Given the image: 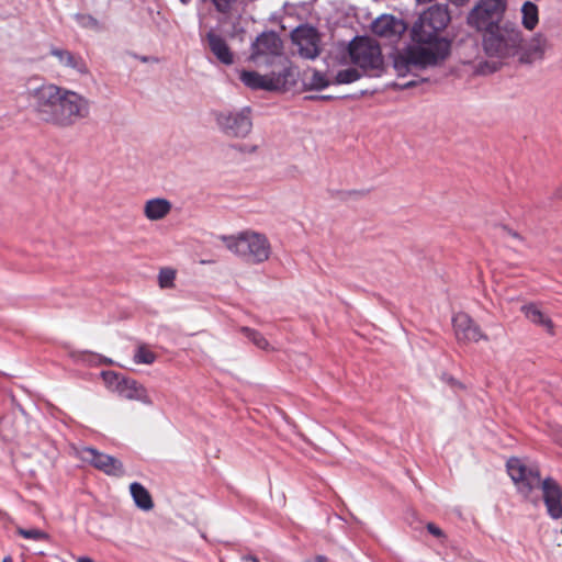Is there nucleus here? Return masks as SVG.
Segmentation results:
<instances>
[{
	"instance_id": "obj_1",
	"label": "nucleus",
	"mask_w": 562,
	"mask_h": 562,
	"mask_svg": "<svg viewBox=\"0 0 562 562\" xmlns=\"http://www.w3.org/2000/svg\"><path fill=\"white\" fill-rule=\"evenodd\" d=\"M450 22L446 4H435L424 11L412 27L413 45L394 60L398 76L425 69L445 61L451 52V41L445 35Z\"/></svg>"
},
{
	"instance_id": "obj_2",
	"label": "nucleus",
	"mask_w": 562,
	"mask_h": 562,
	"mask_svg": "<svg viewBox=\"0 0 562 562\" xmlns=\"http://www.w3.org/2000/svg\"><path fill=\"white\" fill-rule=\"evenodd\" d=\"M506 467L520 494L528 498L535 488L540 487L550 517L553 519L562 517V488L557 481L551 477L541 481L538 468L536 465L527 467L518 458H510Z\"/></svg>"
},
{
	"instance_id": "obj_3",
	"label": "nucleus",
	"mask_w": 562,
	"mask_h": 562,
	"mask_svg": "<svg viewBox=\"0 0 562 562\" xmlns=\"http://www.w3.org/2000/svg\"><path fill=\"white\" fill-rule=\"evenodd\" d=\"M221 239L229 251L252 265L267 261L271 254V245L267 236L251 229L222 236Z\"/></svg>"
},
{
	"instance_id": "obj_4",
	"label": "nucleus",
	"mask_w": 562,
	"mask_h": 562,
	"mask_svg": "<svg viewBox=\"0 0 562 562\" xmlns=\"http://www.w3.org/2000/svg\"><path fill=\"white\" fill-rule=\"evenodd\" d=\"M524 37L520 29L512 22H504L483 34V49L490 57L501 59L518 55Z\"/></svg>"
},
{
	"instance_id": "obj_5",
	"label": "nucleus",
	"mask_w": 562,
	"mask_h": 562,
	"mask_svg": "<svg viewBox=\"0 0 562 562\" xmlns=\"http://www.w3.org/2000/svg\"><path fill=\"white\" fill-rule=\"evenodd\" d=\"M348 54L351 64L361 69L366 77H381L385 70L381 47L370 37H355L349 43Z\"/></svg>"
},
{
	"instance_id": "obj_6",
	"label": "nucleus",
	"mask_w": 562,
	"mask_h": 562,
	"mask_svg": "<svg viewBox=\"0 0 562 562\" xmlns=\"http://www.w3.org/2000/svg\"><path fill=\"white\" fill-rule=\"evenodd\" d=\"M248 60L256 67H291L283 53V42L274 31L259 34L250 45Z\"/></svg>"
},
{
	"instance_id": "obj_7",
	"label": "nucleus",
	"mask_w": 562,
	"mask_h": 562,
	"mask_svg": "<svg viewBox=\"0 0 562 562\" xmlns=\"http://www.w3.org/2000/svg\"><path fill=\"white\" fill-rule=\"evenodd\" d=\"M89 115L90 100L76 91L64 88L53 125L61 128L71 127Z\"/></svg>"
},
{
	"instance_id": "obj_8",
	"label": "nucleus",
	"mask_w": 562,
	"mask_h": 562,
	"mask_svg": "<svg viewBox=\"0 0 562 562\" xmlns=\"http://www.w3.org/2000/svg\"><path fill=\"white\" fill-rule=\"evenodd\" d=\"M507 0H479L469 12L467 22L480 32H488L502 24Z\"/></svg>"
},
{
	"instance_id": "obj_9",
	"label": "nucleus",
	"mask_w": 562,
	"mask_h": 562,
	"mask_svg": "<svg viewBox=\"0 0 562 562\" xmlns=\"http://www.w3.org/2000/svg\"><path fill=\"white\" fill-rule=\"evenodd\" d=\"M240 81L251 90L279 91L295 82V74L292 67H283L279 72L260 75L254 70H241Z\"/></svg>"
},
{
	"instance_id": "obj_10",
	"label": "nucleus",
	"mask_w": 562,
	"mask_h": 562,
	"mask_svg": "<svg viewBox=\"0 0 562 562\" xmlns=\"http://www.w3.org/2000/svg\"><path fill=\"white\" fill-rule=\"evenodd\" d=\"M63 87L54 83L42 85L31 92L32 109L36 116L46 124H54Z\"/></svg>"
},
{
	"instance_id": "obj_11",
	"label": "nucleus",
	"mask_w": 562,
	"mask_h": 562,
	"mask_svg": "<svg viewBox=\"0 0 562 562\" xmlns=\"http://www.w3.org/2000/svg\"><path fill=\"white\" fill-rule=\"evenodd\" d=\"M215 122L218 130L227 137L245 138L252 128L249 108L216 112Z\"/></svg>"
},
{
	"instance_id": "obj_12",
	"label": "nucleus",
	"mask_w": 562,
	"mask_h": 562,
	"mask_svg": "<svg viewBox=\"0 0 562 562\" xmlns=\"http://www.w3.org/2000/svg\"><path fill=\"white\" fill-rule=\"evenodd\" d=\"M292 41L297 46V53L306 59H315L321 54V36L317 30L310 25H301L292 32Z\"/></svg>"
},
{
	"instance_id": "obj_13",
	"label": "nucleus",
	"mask_w": 562,
	"mask_h": 562,
	"mask_svg": "<svg viewBox=\"0 0 562 562\" xmlns=\"http://www.w3.org/2000/svg\"><path fill=\"white\" fill-rule=\"evenodd\" d=\"M78 457L95 469L104 472L108 475L122 476L124 468L120 460L116 458L102 453L94 448L83 447L78 450Z\"/></svg>"
},
{
	"instance_id": "obj_14",
	"label": "nucleus",
	"mask_w": 562,
	"mask_h": 562,
	"mask_svg": "<svg viewBox=\"0 0 562 562\" xmlns=\"http://www.w3.org/2000/svg\"><path fill=\"white\" fill-rule=\"evenodd\" d=\"M452 324L459 341H479L483 337L479 326L465 313H457L452 318Z\"/></svg>"
},
{
	"instance_id": "obj_15",
	"label": "nucleus",
	"mask_w": 562,
	"mask_h": 562,
	"mask_svg": "<svg viewBox=\"0 0 562 562\" xmlns=\"http://www.w3.org/2000/svg\"><path fill=\"white\" fill-rule=\"evenodd\" d=\"M116 392L125 400L138 401L146 405H151L153 403L145 386L135 380L122 379L117 381Z\"/></svg>"
},
{
	"instance_id": "obj_16",
	"label": "nucleus",
	"mask_w": 562,
	"mask_h": 562,
	"mask_svg": "<svg viewBox=\"0 0 562 562\" xmlns=\"http://www.w3.org/2000/svg\"><path fill=\"white\" fill-rule=\"evenodd\" d=\"M548 47L549 43L547 37L541 33H537L529 41L526 48H521L519 53V61L522 64H532L537 60H540L543 58Z\"/></svg>"
},
{
	"instance_id": "obj_17",
	"label": "nucleus",
	"mask_w": 562,
	"mask_h": 562,
	"mask_svg": "<svg viewBox=\"0 0 562 562\" xmlns=\"http://www.w3.org/2000/svg\"><path fill=\"white\" fill-rule=\"evenodd\" d=\"M205 38L210 50L220 63L226 66L234 64V54L222 35L211 30L206 33Z\"/></svg>"
},
{
	"instance_id": "obj_18",
	"label": "nucleus",
	"mask_w": 562,
	"mask_h": 562,
	"mask_svg": "<svg viewBox=\"0 0 562 562\" xmlns=\"http://www.w3.org/2000/svg\"><path fill=\"white\" fill-rule=\"evenodd\" d=\"M371 29L378 36L392 38L402 33L403 25L393 15L383 14L373 21Z\"/></svg>"
},
{
	"instance_id": "obj_19",
	"label": "nucleus",
	"mask_w": 562,
	"mask_h": 562,
	"mask_svg": "<svg viewBox=\"0 0 562 562\" xmlns=\"http://www.w3.org/2000/svg\"><path fill=\"white\" fill-rule=\"evenodd\" d=\"M49 53L52 56L56 57L63 66L71 68L80 75L88 74L87 64L80 55L57 47H52Z\"/></svg>"
},
{
	"instance_id": "obj_20",
	"label": "nucleus",
	"mask_w": 562,
	"mask_h": 562,
	"mask_svg": "<svg viewBox=\"0 0 562 562\" xmlns=\"http://www.w3.org/2000/svg\"><path fill=\"white\" fill-rule=\"evenodd\" d=\"M172 209V204L165 198H154L144 204V215L149 221H159L166 217Z\"/></svg>"
},
{
	"instance_id": "obj_21",
	"label": "nucleus",
	"mask_w": 562,
	"mask_h": 562,
	"mask_svg": "<svg viewBox=\"0 0 562 562\" xmlns=\"http://www.w3.org/2000/svg\"><path fill=\"white\" fill-rule=\"evenodd\" d=\"M521 312L532 324L542 327L546 331L553 333V323L536 304H526L521 306Z\"/></svg>"
},
{
	"instance_id": "obj_22",
	"label": "nucleus",
	"mask_w": 562,
	"mask_h": 562,
	"mask_svg": "<svg viewBox=\"0 0 562 562\" xmlns=\"http://www.w3.org/2000/svg\"><path fill=\"white\" fill-rule=\"evenodd\" d=\"M130 491L138 508L143 510H150L154 507L149 492L140 483H132L130 485Z\"/></svg>"
},
{
	"instance_id": "obj_23",
	"label": "nucleus",
	"mask_w": 562,
	"mask_h": 562,
	"mask_svg": "<svg viewBox=\"0 0 562 562\" xmlns=\"http://www.w3.org/2000/svg\"><path fill=\"white\" fill-rule=\"evenodd\" d=\"M521 24L528 30L532 31L539 23V9L538 5L531 1H526L521 5Z\"/></svg>"
},
{
	"instance_id": "obj_24",
	"label": "nucleus",
	"mask_w": 562,
	"mask_h": 562,
	"mask_svg": "<svg viewBox=\"0 0 562 562\" xmlns=\"http://www.w3.org/2000/svg\"><path fill=\"white\" fill-rule=\"evenodd\" d=\"M331 81L319 70L313 69L311 75L305 74L303 79L304 90H323L330 86Z\"/></svg>"
},
{
	"instance_id": "obj_25",
	"label": "nucleus",
	"mask_w": 562,
	"mask_h": 562,
	"mask_svg": "<svg viewBox=\"0 0 562 562\" xmlns=\"http://www.w3.org/2000/svg\"><path fill=\"white\" fill-rule=\"evenodd\" d=\"M366 77L363 71L358 67H348L345 69H340L337 71L333 83L335 85H349L352 83L360 78Z\"/></svg>"
},
{
	"instance_id": "obj_26",
	"label": "nucleus",
	"mask_w": 562,
	"mask_h": 562,
	"mask_svg": "<svg viewBox=\"0 0 562 562\" xmlns=\"http://www.w3.org/2000/svg\"><path fill=\"white\" fill-rule=\"evenodd\" d=\"M131 359H122L117 364L128 370H135L138 364H151L156 360V353H130Z\"/></svg>"
},
{
	"instance_id": "obj_27",
	"label": "nucleus",
	"mask_w": 562,
	"mask_h": 562,
	"mask_svg": "<svg viewBox=\"0 0 562 562\" xmlns=\"http://www.w3.org/2000/svg\"><path fill=\"white\" fill-rule=\"evenodd\" d=\"M241 331L244 333L246 338L254 342V346L256 348L265 350L268 347L267 339L260 333L248 327H244Z\"/></svg>"
},
{
	"instance_id": "obj_28",
	"label": "nucleus",
	"mask_w": 562,
	"mask_h": 562,
	"mask_svg": "<svg viewBox=\"0 0 562 562\" xmlns=\"http://www.w3.org/2000/svg\"><path fill=\"white\" fill-rule=\"evenodd\" d=\"M176 279V271L170 268H164L159 271L158 282L159 286L162 289H169L173 286V281Z\"/></svg>"
},
{
	"instance_id": "obj_29",
	"label": "nucleus",
	"mask_w": 562,
	"mask_h": 562,
	"mask_svg": "<svg viewBox=\"0 0 562 562\" xmlns=\"http://www.w3.org/2000/svg\"><path fill=\"white\" fill-rule=\"evenodd\" d=\"M77 23L86 29L99 31L101 29L99 21L90 14L77 13L75 15Z\"/></svg>"
},
{
	"instance_id": "obj_30",
	"label": "nucleus",
	"mask_w": 562,
	"mask_h": 562,
	"mask_svg": "<svg viewBox=\"0 0 562 562\" xmlns=\"http://www.w3.org/2000/svg\"><path fill=\"white\" fill-rule=\"evenodd\" d=\"M18 533L25 538V539H32V540H48L49 536L45 531H42L40 529L33 528V529H24L19 528Z\"/></svg>"
},
{
	"instance_id": "obj_31",
	"label": "nucleus",
	"mask_w": 562,
	"mask_h": 562,
	"mask_svg": "<svg viewBox=\"0 0 562 562\" xmlns=\"http://www.w3.org/2000/svg\"><path fill=\"white\" fill-rule=\"evenodd\" d=\"M216 12L221 14H229L237 0H210Z\"/></svg>"
},
{
	"instance_id": "obj_32",
	"label": "nucleus",
	"mask_w": 562,
	"mask_h": 562,
	"mask_svg": "<svg viewBox=\"0 0 562 562\" xmlns=\"http://www.w3.org/2000/svg\"><path fill=\"white\" fill-rule=\"evenodd\" d=\"M103 380L110 385L116 389L117 381H121L120 376L114 372H102Z\"/></svg>"
},
{
	"instance_id": "obj_33",
	"label": "nucleus",
	"mask_w": 562,
	"mask_h": 562,
	"mask_svg": "<svg viewBox=\"0 0 562 562\" xmlns=\"http://www.w3.org/2000/svg\"><path fill=\"white\" fill-rule=\"evenodd\" d=\"M427 530H428L432 536H435V537H437V538H440V537H442V536H443L442 530H441L438 526H436L435 524H432V522H429V524L427 525Z\"/></svg>"
},
{
	"instance_id": "obj_34",
	"label": "nucleus",
	"mask_w": 562,
	"mask_h": 562,
	"mask_svg": "<svg viewBox=\"0 0 562 562\" xmlns=\"http://www.w3.org/2000/svg\"><path fill=\"white\" fill-rule=\"evenodd\" d=\"M306 100H331L334 99L333 95H307L305 97Z\"/></svg>"
},
{
	"instance_id": "obj_35",
	"label": "nucleus",
	"mask_w": 562,
	"mask_h": 562,
	"mask_svg": "<svg viewBox=\"0 0 562 562\" xmlns=\"http://www.w3.org/2000/svg\"><path fill=\"white\" fill-rule=\"evenodd\" d=\"M238 149L243 153H255L257 150V146L241 145L238 147Z\"/></svg>"
},
{
	"instance_id": "obj_36",
	"label": "nucleus",
	"mask_w": 562,
	"mask_h": 562,
	"mask_svg": "<svg viewBox=\"0 0 562 562\" xmlns=\"http://www.w3.org/2000/svg\"><path fill=\"white\" fill-rule=\"evenodd\" d=\"M415 81H407V82H404V83H400V85H396L400 89H408L413 86H415Z\"/></svg>"
},
{
	"instance_id": "obj_37",
	"label": "nucleus",
	"mask_w": 562,
	"mask_h": 562,
	"mask_svg": "<svg viewBox=\"0 0 562 562\" xmlns=\"http://www.w3.org/2000/svg\"><path fill=\"white\" fill-rule=\"evenodd\" d=\"M505 231L507 232V234H508L509 236H512V237H514V238H516V239H519V240H521V239H522V237H521L517 232H515V231H513V229H509V228H505Z\"/></svg>"
},
{
	"instance_id": "obj_38",
	"label": "nucleus",
	"mask_w": 562,
	"mask_h": 562,
	"mask_svg": "<svg viewBox=\"0 0 562 562\" xmlns=\"http://www.w3.org/2000/svg\"><path fill=\"white\" fill-rule=\"evenodd\" d=\"M245 562H259V560L256 557L252 555H246L243 558Z\"/></svg>"
},
{
	"instance_id": "obj_39",
	"label": "nucleus",
	"mask_w": 562,
	"mask_h": 562,
	"mask_svg": "<svg viewBox=\"0 0 562 562\" xmlns=\"http://www.w3.org/2000/svg\"><path fill=\"white\" fill-rule=\"evenodd\" d=\"M443 379H445V381H446L447 383H449V384H451V385L457 384V382L454 381V379H453V378H451V376H447V378H446V376H443Z\"/></svg>"
},
{
	"instance_id": "obj_40",
	"label": "nucleus",
	"mask_w": 562,
	"mask_h": 562,
	"mask_svg": "<svg viewBox=\"0 0 562 562\" xmlns=\"http://www.w3.org/2000/svg\"><path fill=\"white\" fill-rule=\"evenodd\" d=\"M77 562H94V561L90 558L82 557V558H79Z\"/></svg>"
},
{
	"instance_id": "obj_41",
	"label": "nucleus",
	"mask_w": 562,
	"mask_h": 562,
	"mask_svg": "<svg viewBox=\"0 0 562 562\" xmlns=\"http://www.w3.org/2000/svg\"><path fill=\"white\" fill-rule=\"evenodd\" d=\"M418 3L431 2L432 0H416Z\"/></svg>"
},
{
	"instance_id": "obj_42",
	"label": "nucleus",
	"mask_w": 562,
	"mask_h": 562,
	"mask_svg": "<svg viewBox=\"0 0 562 562\" xmlns=\"http://www.w3.org/2000/svg\"><path fill=\"white\" fill-rule=\"evenodd\" d=\"M182 4L187 5L191 2V0H180Z\"/></svg>"
},
{
	"instance_id": "obj_43",
	"label": "nucleus",
	"mask_w": 562,
	"mask_h": 562,
	"mask_svg": "<svg viewBox=\"0 0 562 562\" xmlns=\"http://www.w3.org/2000/svg\"><path fill=\"white\" fill-rule=\"evenodd\" d=\"M2 562H11V559H10V558H4V559L2 560Z\"/></svg>"
},
{
	"instance_id": "obj_44",
	"label": "nucleus",
	"mask_w": 562,
	"mask_h": 562,
	"mask_svg": "<svg viewBox=\"0 0 562 562\" xmlns=\"http://www.w3.org/2000/svg\"><path fill=\"white\" fill-rule=\"evenodd\" d=\"M138 351H139V352H143V351H145V349H144L143 347H140V348L138 349Z\"/></svg>"
}]
</instances>
